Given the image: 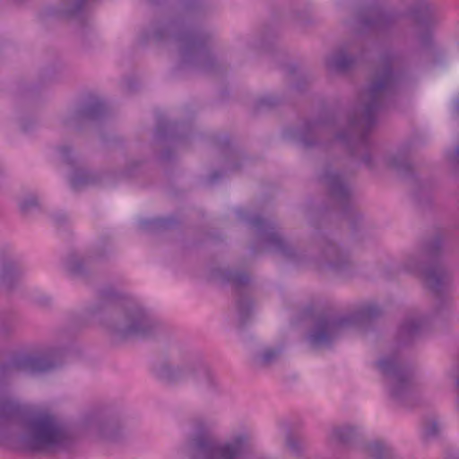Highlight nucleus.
Here are the masks:
<instances>
[{
  "label": "nucleus",
  "instance_id": "38",
  "mask_svg": "<svg viewBox=\"0 0 459 459\" xmlns=\"http://www.w3.org/2000/svg\"><path fill=\"white\" fill-rule=\"evenodd\" d=\"M221 177V173L218 171H215L210 176L209 181H210V183H215L217 181V179L220 178Z\"/></svg>",
  "mask_w": 459,
  "mask_h": 459
},
{
  "label": "nucleus",
  "instance_id": "21",
  "mask_svg": "<svg viewBox=\"0 0 459 459\" xmlns=\"http://www.w3.org/2000/svg\"><path fill=\"white\" fill-rule=\"evenodd\" d=\"M95 182V177L91 173L82 169L74 170L70 178V185L74 190H80Z\"/></svg>",
  "mask_w": 459,
  "mask_h": 459
},
{
  "label": "nucleus",
  "instance_id": "10",
  "mask_svg": "<svg viewBox=\"0 0 459 459\" xmlns=\"http://www.w3.org/2000/svg\"><path fill=\"white\" fill-rule=\"evenodd\" d=\"M258 238L265 243L268 248L281 254L284 258L300 263L307 261L290 247L284 239L276 231L275 224L262 217H255L251 221Z\"/></svg>",
  "mask_w": 459,
  "mask_h": 459
},
{
  "label": "nucleus",
  "instance_id": "32",
  "mask_svg": "<svg viewBox=\"0 0 459 459\" xmlns=\"http://www.w3.org/2000/svg\"><path fill=\"white\" fill-rule=\"evenodd\" d=\"M38 206V200L34 195H28L22 199L19 203L21 211L24 213L29 212L33 208Z\"/></svg>",
  "mask_w": 459,
  "mask_h": 459
},
{
  "label": "nucleus",
  "instance_id": "19",
  "mask_svg": "<svg viewBox=\"0 0 459 459\" xmlns=\"http://www.w3.org/2000/svg\"><path fill=\"white\" fill-rule=\"evenodd\" d=\"M359 434V429L351 425L334 426L328 433V441L332 445L349 446Z\"/></svg>",
  "mask_w": 459,
  "mask_h": 459
},
{
  "label": "nucleus",
  "instance_id": "7",
  "mask_svg": "<svg viewBox=\"0 0 459 459\" xmlns=\"http://www.w3.org/2000/svg\"><path fill=\"white\" fill-rule=\"evenodd\" d=\"M441 239L436 238L423 249L409 255L403 264V270L421 275L427 286L435 293H441L449 281V275L439 262Z\"/></svg>",
  "mask_w": 459,
  "mask_h": 459
},
{
  "label": "nucleus",
  "instance_id": "42",
  "mask_svg": "<svg viewBox=\"0 0 459 459\" xmlns=\"http://www.w3.org/2000/svg\"><path fill=\"white\" fill-rule=\"evenodd\" d=\"M456 110L459 112V100L456 101Z\"/></svg>",
  "mask_w": 459,
  "mask_h": 459
},
{
  "label": "nucleus",
  "instance_id": "2",
  "mask_svg": "<svg viewBox=\"0 0 459 459\" xmlns=\"http://www.w3.org/2000/svg\"><path fill=\"white\" fill-rule=\"evenodd\" d=\"M396 58L382 55L375 74L361 95L363 108L359 115L351 117L346 131L335 134V140L349 147L354 155L363 152L362 161L371 167L368 134L377 123V115L389 107L403 79V74L396 69Z\"/></svg>",
  "mask_w": 459,
  "mask_h": 459
},
{
  "label": "nucleus",
  "instance_id": "5",
  "mask_svg": "<svg viewBox=\"0 0 459 459\" xmlns=\"http://www.w3.org/2000/svg\"><path fill=\"white\" fill-rule=\"evenodd\" d=\"M152 38L157 40L171 39L177 45L182 65L209 69L211 56L207 48L208 37L199 29L181 20L159 24Z\"/></svg>",
  "mask_w": 459,
  "mask_h": 459
},
{
  "label": "nucleus",
  "instance_id": "16",
  "mask_svg": "<svg viewBox=\"0 0 459 459\" xmlns=\"http://www.w3.org/2000/svg\"><path fill=\"white\" fill-rule=\"evenodd\" d=\"M26 267L17 259L9 258L0 264V287L12 289L25 274Z\"/></svg>",
  "mask_w": 459,
  "mask_h": 459
},
{
  "label": "nucleus",
  "instance_id": "6",
  "mask_svg": "<svg viewBox=\"0 0 459 459\" xmlns=\"http://www.w3.org/2000/svg\"><path fill=\"white\" fill-rule=\"evenodd\" d=\"M379 314L380 308L377 305L368 304L344 316H320L308 335V342L314 348L327 347L343 330L372 319Z\"/></svg>",
  "mask_w": 459,
  "mask_h": 459
},
{
  "label": "nucleus",
  "instance_id": "12",
  "mask_svg": "<svg viewBox=\"0 0 459 459\" xmlns=\"http://www.w3.org/2000/svg\"><path fill=\"white\" fill-rule=\"evenodd\" d=\"M335 130V120L320 118L314 121H306L299 129H290L286 136L299 143L304 147H312L319 143L318 138L333 134Z\"/></svg>",
  "mask_w": 459,
  "mask_h": 459
},
{
  "label": "nucleus",
  "instance_id": "41",
  "mask_svg": "<svg viewBox=\"0 0 459 459\" xmlns=\"http://www.w3.org/2000/svg\"><path fill=\"white\" fill-rule=\"evenodd\" d=\"M256 217H260V216H259V215H256ZM254 218H255V216H254V217H252V218H250V219H248V217H247V216L244 218V219H246V220H247V221H249V223L251 224V226H252V228H253V229H255V228H254L253 224L251 223V221H252Z\"/></svg>",
  "mask_w": 459,
  "mask_h": 459
},
{
  "label": "nucleus",
  "instance_id": "25",
  "mask_svg": "<svg viewBox=\"0 0 459 459\" xmlns=\"http://www.w3.org/2000/svg\"><path fill=\"white\" fill-rule=\"evenodd\" d=\"M367 455L375 459H382L393 456V449L383 443L374 442L365 446Z\"/></svg>",
  "mask_w": 459,
  "mask_h": 459
},
{
  "label": "nucleus",
  "instance_id": "9",
  "mask_svg": "<svg viewBox=\"0 0 459 459\" xmlns=\"http://www.w3.org/2000/svg\"><path fill=\"white\" fill-rule=\"evenodd\" d=\"M377 368L385 377L390 398L397 404L409 405L413 392L411 371L400 361L397 354L380 359Z\"/></svg>",
  "mask_w": 459,
  "mask_h": 459
},
{
  "label": "nucleus",
  "instance_id": "34",
  "mask_svg": "<svg viewBox=\"0 0 459 459\" xmlns=\"http://www.w3.org/2000/svg\"><path fill=\"white\" fill-rule=\"evenodd\" d=\"M275 103V98L271 95L264 96L259 100V106L261 107H273Z\"/></svg>",
  "mask_w": 459,
  "mask_h": 459
},
{
  "label": "nucleus",
  "instance_id": "33",
  "mask_svg": "<svg viewBox=\"0 0 459 459\" xmlns=\"http://www.w3.org/2000/svg\"><path fill=\"white\" fill-rule=\"evenodd\" d=\"M438 424L435 420H430L425 423L423 432L426 437H434L438 432Z\"/></svg>",
  "mask_w": 459,
  "mask_h": 459
},
{
  "label": "nucleus",
  "instance_id": "8",
  "mask_svg": "<svg viewBox=\"0 0 459 459\" xmlns=\"http://www.w3.org/2000/svg\"><path fill=\"white\" fill-rule=\"evenodd\" d=\"M154 374L168 383H178L194 378L204 391L213 394L220 390L221 383L216 374L206 365L188 361L182 366L173 367L166 361L156 364Z\"/></svg>",
  "mask_w": 459,
  "mask_h": 459
},
{
  "label": "nucleus",
  "instance_id": "4",
  "mask_svg": "<svg viewBox=\"0 0 459 459\" xmlns=\"http://www.w3.org/2000/svg\"><path fill=\"white\" fill-rule=\"evenodd\" d=\"M190 459H264L254 450L252 434L246 429L234 431L220 440L199 429L190 441Z\"/></svg>",
  "mask_w": 459,
  "mask_h": 459
},
{
  "label": "nucleus",
  "instance_id": "3",
  "mask_svg": "<svg viewBox=\"0 0 459 459\" xmlns=\"http://www.w3.org/2000/svg\"><path fill=\"white\" fill-rule=\"evenodd\" d=\"M100 309L108 310L112 318L106 327L119 338L145 337L152 333L156 323L150 312L137 300L125 298L113 290L101 294Z\"/></svg>",
  "mask_w": 459,
  "mask_h": 459
},
{
  "label": "nucleus",
  "instance_id": "24",
  "mask_svg": "<svg viewBox=\"0 0 459 459\" xmlns=\"http://www.w3.org/2000/svg\"><path fill=\"white\" fill-rule=\"evenodd\" d=\"M387 164L400 171H408L411 169V163L406 150L402 149L394 155H390L386 160Z\"/></svg>",
  "mask_w": 459,
  "mask_h": 459
},
{
  "label": "nucleus",
  "instance_id": "30",
  "mask_svg": "<svg viewBox=\"0 0 459 459\" xmlns=\"http://www.w3.org/2000/svg\"><path fill=\"white\" fill-rule=\"evenodd\" d=\"M172 222L170 218H154L150 220H142L140 221V227L143 230H158L166 228Z\"/></svg>",
  "mask_w": 459,
  "mask_h": 459
},
{
  "label": "nucleus",
  "instance_id": "31",
  "mask_svg": "<svg viewBox=\"0 0 459 459\" xmlns=\"http://www.w3.org/2000/svg\"><path fill=\"white\" fill-rule=\"evenodd\" d=\"M91 429L96 432L98 436L103 438H110L111 433L109 432L110 426L108 424H104L100 421H93L91 425Z\"/></svg>",
  "mask_w": 459,
  "mask_h": 459
},
{
  "label": "nucleus",
  "instance_id": "13",
  "mask_svg": "<svg viewBox=\"0 0 459 459\" xmlns=\"http://www.w3.org/2000/svg\"><path fill=\"white\" fill-rule=\"evenodd\" d=\"M395 21V14L385 10L376 0H366L357 12V22L365 30H385Z\"/></svg>",
  "mask_w": 459,
  "mask_h": 459
},
{
  "label": "nucleus",
  "instance_id": "40",
  "mask_svg": "<svg viewBox=\"0 0 459 459\" xmlns=\"http://www.w3.org/2000/svg\"><path fill=\"white\" fill-rule=\"evenodd\" d=\"M238 216H239L240 218H245V217H246V214H245V212H244V211H243V210H238Z\"/></svg>",
  "mask_w": 459,
  "mask_h": 459
},
{
  "label": "nucleus",
  "instance_id": "23",
  "mask_svg": "<svg viewBox=\"0 0 459 459\" xmlns=\"http://www.w3.org/2000/svg\"><path fill=\"white\" fill-rule=\"evenodd\" d=\"M91 0H61L57 13L65 16H75Z\"/></svg>",
  "mask_w": 459,
  "mask_h": 459
},
{
  "label": "nucleus",
  "instance_id": "27",
  "mask_svg": "<svg viewBox=\"0 0 459 459\" xmlns=\"http://www.w3.org/2000/svg\"><path fill=\"white\" fill-rule=\"evenodd\" d=\"M237 309L239 324L243 326L251 316L252 304L250 299L247 296L240 295L237 301Z\"/></svg>",
  "mask_w": 459,
  "mask_h": 459
},
{
  "label": "nucleus",
  "instance_id": "26",
  "mask_svg": "<svg viewBox=\"0 0 459 459\" xmlns=\"http://www.w3.org/2000/svg\"><path fill=\"white\" fill-rule=\"evenodd\" d=\"M222 277L226 281L232 283L238 291L250 281L247 274L237 271H225L222 273Z\"/></svg>",
  "mask_w": 459,
  "mask_h": 459
},
{
  "label": "nucleus",
  "instance_id": "14",
  "mask_svg": "<svg viewBox=\"0 0 459 459\" xmlns=\"http://www.w3.org/2000/svg\"><path fill=\"white\" fill-rule=\"evenodd\" d=\"M106 106L99 99H92L79 108L68 112L62 119L64 126L79 128L83 123L97 119L105 113Z\"/></svg>",
  "mask_w": 459,
  "mask_h": 459
},
{
  "label": "nucleus",
  "instance_id": "22",
  "mask_svg": "<svg viewBox=\"0 0 459 459\" xmlns=\"http://www.w3.org/2000/svg\"><path fill=\"white\" fill-rule=\"evenodd\" d=\"M281 353V350L279 348L267 347L255 358V363L257 367L271 366L278 361Z\"/></svg>",
  "mask_w": 459,
  "mask_h": 459
},
{
  "label": "nucleus",
  "instance_id": "36",
  "mask_svg": "<svg viewBox=\"0 0 459 459\" xmlns=\"http://www.w3.org/2000/svg\"><path fill=\"white\" fill-rule=\"evenodd\" d=\"M59 154H60V157L61 159L66 162V163H71V160H70V149L66 146H63V147H60L59 148Z\"/></svg>",
  "mask_w": 459,
  "mask_h": 459
},
{
  "label": "nucleus",
  "instance_id": "28",
  "mask_svg": "<svg viewBox=\"0 0 459 459\" xmlns=\"http://www.w3.org/2000/svg\"><path fill=\"white\" fill-rule=\"evenodd\" d=\"M87 262L88 258L72 255L67 259L65 266L70 273L79 275L84 273V265Z\"/></svg>",
  "mask_w": 459,
  "mask_h": 459
},
{
  "label": "nucleus",
  "instance_id": "29",
  "mask_svg": "<svg viewBox=\"0 0 459 459\" xmlns=\"http://www.w3.org/2000/svg\"><path fill=\"white\" fill-rule=\"evenodd\" d=\"M285 445L289 451L294 455H299L305 447L303 440L291 433L287 435Z\"/></svg>",
  "mask_w": 459,
  "mask_h": 459
},
{
  "label": "nucleus",
  "instance_id": "11",
  "mask_svg": "<svg viewBox=\"0 0 459 459\" xmlns=\"http://www.w3.org/2000/svg\"><path fill=\"white\" fill-rule=\"evenodd\" d=\"M320 180L327 187L329 197L337 206L346 210L351 205V186L344 173L328 167L320 176Z\"/></svg>",
  "mask_w": 459,
  "mask_h": 459
},
{
  "label": "nucleus",
  "instance_id": "17",
  "mask_svg": "<svg viewBox=\"0 0 459 459\" xmlns=\"http://www.w3.org/2000/svg\"><path fill=\"white\" fill-rule=\"evenodd\" d=\"M426 325V319L418 314H409L399 327L397 337L402 344H407L418 336Z\"/></svg>",
  "mask_w": 459,
  "mask_h": 459
},
{
  "label": "nucleus",
  "instance_id": "1",
  "mask_svg": "<svg viewBox=\"0 0 459 459\" xmlns=\"http://www.w3.org/2000/svg\"><path fill=\"white\" fill-rule=\"evenodd\" d=\"M62 363V353L50 350L39 354H22L8 365L0 366V443L13 441L23 449L41 455L72 450L77 440L74 431L55 416L33 411L12 397L4 379L14 370L43 373Z\"/></svg>",
  "mask_w": 459,
  "mask_h": 459
},
{
  "label": "nucleus",
  "instance_id": "37",
  "mask_svg": "<svg viewBox=\"0 0 459 459\" xmlns=\"http://www.w3.org/2000/svg\"><path fill=\"white\" fill-rule=\"evenodd\" d=\"M355 0H337L338 6L342 8L349 7V6H355L356 4L354 3Z\"/></svg>",
  "mask_w": 459,
  "mask_h": 459
},
{
  "label": "nucleus",
  "instance_id": "15",
  "mask_svg": "<svg viewBox=\"0 0 459 459\" xmlns=\"http://www.w3.org/2000/svg\"><path fill=\"white\" fill-rule=\"evenodd\" d=\"M412 18L418 23V39L423 46L431 42L432 34L430 27L437 24L439 21L436 9L425 1L417 4L411 13Z\"/></svg>",
  "mask_w": 459,
  "mask_h": 459
},
{
  "label": "nucleus",
  "instance_id": "35",
  "mask_svg": "<svg viewBox=\"0 0 459 459\" xmlns=\"http://www.w3.org/2000/svg\"><path fill=\"white\" fill-rule=\"evenodd\" d=\"M175 124H172V123H167L165 125H159L158 127H157V134H167L169 132H172V130L174 129L175 127Z\"/></svg>",
  "mask_w": 459,
  "mask_h": 459
},
{
  "label": "nucleus",
  "instance_id": "39",
  "mask_svg": "<svg viewBox=\"0 0 459 459\" xmlns=\"http://www.w3.org/2000/svg\"><path fill=\"white\" fill-rule=\"evenodd\" d=\"M454 161L459 163V145L457 146L455 152L453 153L452 158Z\"/></svg>",
  "mask_w": 459,
  "mask_h": 459
},
{
  "label": "nucleus",
  "instance_id": "18",
  "mask_svg": "<svg viewBox=\"0 0 459 459\" xmlns=\"http://www.w3.org/2000/svg\"><path fill=\"white\" fill-rule=\"evenodd\" d=\"M321 256L324 261H316V264L318 266L326 264L333 270H342L349 263L348 256L333 243H328L326 247H324Z\"/></svg>",
  "mask_w": 459,
  "mask_h": 459
},
{
  "label": "nucleus",
  "instance_id": "20",
  "mask_svg": "<svg viewBox=\"0 0 459 459\" xmlns=\"http://www.w3.org/2000/svg\"><path fill=\"white\" fill-rule=\"evenodd\" d=\"M356 61V58L349 55L346 50L339 49L326 57L325 65L331 72L343 73L351 69Z\"/></svg>",
  "mask_w": 459,
  "mask_h": 459
}]
</instances>
